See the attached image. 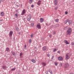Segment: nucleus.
Segmentation results:
<instances>
[{"label":"nucleus","mask_w":74,"mask_h":74,"mask_svg":"<svg viewBox=\"0 0 74 74\" xmlns=\"http://www.w3.org/2000/svg\"><path fill=\"white\" fill-rule=\"evenodd\" d=\"M12 34H13V32L12 31H10V34H9V35L10 36H11H11H12Z\"/></svg>","instance_id":"nucleus-10"},{"label":"nucleus","mask_w":74,"mask_h":74,"mask_svg":"<svg viewBox=\"0 0 74 74\" xmlns=\"http://www.w3.org/2000/svg\"><path fill=\"white\" fill-rule=\"evenodd\" d=\"M15 29H16V31H18L19 30V28L17 27H15Z\"/></svg>","instance_id":"nucleus-16"},{"label":"nucleus","mask_w":74,"mask_h":74,"mask_svg":"<svg viewBox=\"0 0 74 74\" xmlns=\"http://www.w3.org/2000/svg\"><path fill=\"white\" fill-rule=\"evenodd\" d=\"M56 51V49H54L53 50V52H55Z\"/></svg>","instance_id":"nucleus-32"},{"label":"nucleus","mask_w":74,"mask_h":74,"mask_svg":"<svg viewBox=\"0 0 74 74\" xmlns=\"http://www.w3.org/2000/svg\"><path fill=\"white\" fill-rule=\"evenodd\" d=\"M37 27L39 29H41V25H40V24H39L37 25Z\"/></svg>","instance_id":"nucleus-6"},{"label":"nucleus","mask_w":74,"mask_h":74,"mask_svg":"<svg viewBox=\"0 0 74 74\" xmlns=\"http://www.w3.org/2000/svg\"><path fill=\"white\" fill-rule=\"evenodd\" d=\"M66 44H69V43L68 42H67H67L66 43Z\"/></svg>","instance_id":"nucleus-38"},{"label":"nucleus","mask_w":74,"mask_h":74,"mask_svg":"<svg viewBox=\"0 0 74 74\" xmlns=\"http://www.w3.org/2000/svg\"><path fill=\"white\" fill-rule=\"evenodd\" d=\"M27 21H29L31 19V15L29 14L27 17Z\"/></svg>","instance_id":"nucleus-3"},{"label":"nucleus","mask_w":74,"mask_h":74,"mask_svg":"<svg viewBox=\"0 0 74 74\" xmlns=\"http://www.w3.org/2000/svg\"><path fill=\"white\" fill-rule=\"evenodd\" d=\"M42 64L43 65V66H46V64L44 62H42Z\"/></svg>","instance_id":"nucleus-13"},{"label":"nucleus","mask_w":74,"mask_h":74,"mask_svg":"<svg viewBox=\"0 0 74 74\" xmlns=\"http://www.w3.org/2000/svg\"><path fill=\"white\" fill-rule=\"evenodd\" d=\"M46 25L47 26L48 25V24H47V23H46Z\"/></svg>","instance_id":"nucleus-49"},{"label":"nucleus","mask_w":74,"mask_h":74,"mask_svg":"<svg viewBox=\"0 0 74 74\" xmlns=\"http://www.w3.org/2000/svg\"><path fill=\"white\" fill-rule=\"evenodd\" d=\"M25 48H26V45H25Z\"/></svg>","instance_id":"nucleus-50"},{"label":"nucleus","mask_w":74,"mask_h":74,"mask_svg":"<svg viewBox=\"0 0 74 74\" xmlns=\"http://www.w3.org/2000/svg\"><path fill=\"white\" fill-rule=\"evenodd\" d=\"M56 34V32H54L53 33V34L54 35Z\"/></svg>","instance_id":"nucleus-35"},{"label":"nucleus","mask_w":74,"mask_h":74,"mask_svg":"<svg viewBox=\"0 0 74 74\" xmlns=\"http://www.w3.org/2000/svg\"><path fill=\"white\" fill-rule=\"evenodd\" d=\"M1 71V70H0V71Z\"/></svg>","instance_id":"nucleus-58"},{"label":"nucleus","mask_w":74,"mask_h":74,"mask_svg":"<svg viewBox=\"0 0 74 74\" xmlns=\"http://www.w3.org/2000/svg\"><path fill=\"white\" fill-rule=\"evenodd\" d=\"M71 44L73 45H74V43L73 42H72Z\"/></svg>","instance_id":"nucleus-39"},{"label":"nucleus","mask_w":74,"mask_h":74,"mask_svg":"<svg viewBox=\"0 0 74 74\" xmlns=\"http://www.w3.org/2000/svg\"><path fill=\"white\" fill-rule=\"evenodd\" d=\"M14 39H15V38H14Z\"/></svg>","instance_id":"nucleus-56"},{"label":"nucleus","mask_w":74,"mask_h":74,"mask_svg":"<svg viewBox=\"0 0 74 74\" xmlns=\"http://www.w3.org/2000/svg\"><path fill=\"white\" fill-rule=\"evenodd\" d=\"M49 73H51V74H52V71H49Z\"/></svg>","instance_id":"nucleus-37"},{"label":"nucleus","mask_w":74,"mask_h":74,"mask_svg":"<svg viewBox=\"0 0 74 74\" xmlns=\"http://www.w3.org/2000/svg\"><path fill=\"white\" fill-rule=\"evenodd\" d=\"M2 68L3 69V70H5V69H6V67L5 66H2Z\"/></svg>","instance_id":"nucleus-14"},{"label":"nucleus","mask_w":74,"mask_h":74,"mask_svg":"<svg viewBox=\"0 0 74 74\" xmlns=\"http://www.w3.org/2000/svg\"><path fill=\"white\" fill-rule=\"evenodd\" d=\"M12 54L13 56H15V53L14 52H13L12 53Z\"/></svg>","instance_id":"nucleus-23"},{"label":"nucleus","mask_w":74,"mask_h":74,"mask_svg":"<svg viewBox=\"0 0 74 74\" xmlns=\"http://www.w3.org/2000/svg\"><path fill=\"white\" fill-rule=\"evenodd\" d=\"M40 22H44V19L42 18H41L40 19Z\"/></svg>","instance_id":"nucleus-8"},{"label":"nucleus","mask_w":74,"mask_h":74,"mask_svg":"<svg viewBox=\"0 0 74 74\" xmlns=\"http://www.w3.org/2000/svg\"><path fill=\"white\" fill-rule=\"evenodd\" d=\"M51 27H51V28H52V27H53V25H52V26H51Z\"/></svg>","instance_id":"nucleus-52"},{"label":"nucleus","mask_w":74,"mask_h":74,"mask_svg":"<svg viewBox=\"0 0 74 74\" xmlns=\"http://www.w3.org/2000/svg\"><path fill=\"white\" fill-rule=\"evenodd\" d=\"M33 34H32L31 35V38H33Z\"/></svg>","instance_id":"nucleus-26"},{"label":"nucleus","mask_w":74,"mask_h":74,"mask_svg":"<svg viewBox=\"0 0 74 74\" xmlns=\"http://www.w3.org/2000/svg\"><path fill=\"white\" fill-rule=\"evenodd\" d=\"M54 64L56 66H57V65H58V63L57 62L54 63Z\"/></svg>","instance_id":"nucleus-27"},{"label":"nucleus","mask_w":74,"mask_h":74,"mask_svg":"<svg viewBox=\"0 0 74 74\" xmlns=\"http://www.w3.org/2000/svg\"><path fill=\"white\" fill-rule=\"evenodd\" d=\"M31 7H32V8H33V7H34V5H31Z\"/></svg>","instance_id":"nucleus-34"},{"label":"nucleus","mask_w":74,"mask_h":74,"mask_svg":"<svg viewBox=\"0 0 74 74\" xmlns=\"http://www.w3.org/2000/svg\"><path fill=\"white\" fill-rule=\"evenodd\" d=\"M58 60L61 61L63 60V58L62 57H60L58 58Z\"/></svg>","instance_id":"nucleus-7"},{"label":"nucleus","mask_w":74,"mask_h":74,"mask_svg":"<svg viewBox=\"0 0 74 74\" xmlns=\"http://www.w3.org/2000/svg\"><path fill=\"white\" fill-rule=\"evenodd\" d=\"M21 34V33H20V32H19V34Z\"/></svg>","instance_id":"nucleus-53"},{"label":"nucleus","mask_w":74,"mask_h":74,"mask_svg":"<svg viewBox=\"0 0 74 74\" xmlns=\"http://www.w3.org/2000/svg\"><path fill=\"white\" fill-rule=\"evenodd\" d=\"M55 10H57V9H58V7H56V8H55Z\"/></svg>","instance_id":"nucleus-40"},{"label":"nucleus","mask_w":74,"mask_h":74,"mask_svg":"<svg viewBox=\"0 0 74 74\" xmlns=\"http://www.w3.org/2000/svg\"><path fill=\"white\" fill-rule=\"evenodd\" d=\"M49 37H52V36L51 35H49Z\"/></svg>","instance_id":"nucleus-46"},{"label":"nucleus","mask_w":74,"mask_h":74,"mask_svg":"<svg viewBox=\"0 0 74 74\" xmlns=\"http://www.w3.org/2000/svg\"><path fill=\"white\" fill-rule=\"evenodd\" d=\"M29 43H30V42H32V40L30 39L29 41Z\"/></svg>","instance_id":"nucleus-29"},{"label":"nucleus","mask_w":74,"mask_h":74,"mask_svg":"<svg viewBox=\"0 0 74 74\" xmlns=\"http://www.w3.org/2000/svg\"><path fill=\"white\" fill-rule=\"evenodd\" d=\"M54 3V4H56L57 3H58V0H55Z\"/></svg>","instance_id":"nucleus-12"},{"label":"nucleus","mask_w":74,"mask_h":74,"mask_svg":"<svg viewBox=\"0 0 74 74\" xmlns=\"http://www.w3.org/2000/svg\"><path fill=\"white\" fill-rule=\"evenodd\" d=\"M69 24L70 25L71 23V21L70 20L68 21Z\"/></svg>","instance_id":"nucleus-17"},{"label":"nucleus","mask_w":74,"mask_h":74,"mask_svg":"<svg viewBox=\"0 0 74 74\" xmlns=\"http://www.w3.org/2000/svg\"><path fill=\"white\" fill-rule=\"evenodd\" d=\"M31 61L32 62H33V63H35L36 62V61H35L34 60H32Z\"/></svg>","instance_id":"nucleus-19"},{"label":"nucleus","mask_w":74,"mask_h":74,"mask_svg":"<svg viewBox=\"0 0 74 74\" xmlns=\"http://www.w3.org/2000/svg\"><path fill=\"white\" fill-rule=\"evenodd\" d=\"M70 54L69 53L66 54L65 56L66 59V60L69 59L70 58Z\"/></svg>","instance_id":"nucleus-2"},{"label":"nucleus","mask_w":74,"mask_h":74,"mask_svg":"<svg viewBox=\"0 0 74 74\" xmlns=\"http://www.w3.org/2000/svg\"><path fill=\"white\" fill-rule=\"evenodd\" d=\"M23 19V20H25V19H26V18H24Z\"/></svg>","instance_id":"nucleus-48"},{"label":"nucleus","mask_w":74,"mask_h":74,"mask_svg":"<svg viewBox=\"0 0 74 74\" xmlns=\"http://www.w3.org/2000/svg\"><path fill=\"white\" fill-rule=\"evenodd\" d=\"M31 25L32 26V27H33V26H34V23H31Z\"/></svg>","instance_id":"nucleus-24"},{"label":"nucleus","mask_w":74,"mask_h":74,"mask_svg":"<svg viewBox=\"0 0 74 74\" xmlns=\"http://www.w3.org/2000/svg\"><path fill=\"white\" fill-rule=\"evenodd\" d=\"M46 74H48V71H47L46 72Z\"/></svg>","instance_id":"nucleus-43"},{"label":"nucleus","mask_w":74,"mask_h":74,"mask_svg":"<svg viewBox=\"0 0 74 74\" xmlns=\"http://www.w3.org/2000/svg\"><path fill=\"white\" fill-rule=\"evenodd\" d=\"M69 67V64L68 63H66L64 66V68L66 69Z\"/></svg>","instance_id":"nucleus-4"},{"label":"nucleus","mask_w":74,"mask_h":74,"mask_svg":"<svg viewBox=\"0 0 74 74\" xmlns=\"http://www.w3.org/2000/svg\"><path fill=\"white\" fill-rule=\"evenodd\" d=\"M0 21H2V20H1Z\"/></svg>","instance_id":"nucleus-54"},{"label":"nucleus","mask_w":74,"mask_h":74,"mask_svg":"<svg viewBox=\"0 0 74 74\" xmlns=\"http://www.w3.org/2000/svg\"><path fill=\"white\" fill-rule=\"evenodd\" d=\"M15 70V69L13 68L11 69V71H14Z\"/></svg>","instance_id":"nucleus-25"},{"label":"nucleus","mask_w":74,"mask_h":74,"mask_svg":"<svg viewBox=\"0 0 74 74\" xmlns=\"http://www.w3.org/2000/svg\"><path fill=\"white\" fill-rule=\"evenodd\" d=\"M41 10H42V9H43V10H42V11H44V8H41Z\"/></svg>","instance_id":"nucleus-42"},{"label":"nucleus","mask_w":74,"mask_h":74,"mask_svg":"<svg viewBox=\"0 0 74 74\" xmlns=\"http://www.w3.org/2000/svg\"><path fill=\"white\" fill-rule=\"evenodd\" d=\"M60 66H62V64H60Z\"/></svg>","instance_id":"nucleus-44"},{"label":"nucleus","mask_w":74,"mask_h":74,"mask_svg":"<svg viewBox=\"0 0 74 74\" xmlns=\"http://www.w3.org/2000/svg\"><path fill=\"white\" fill-rule=\"evenodd\" d=\"M15 15L16 16V17H18V14H15Z\"/></svg>","instance_id":"nucleus-28"},{"label":"nucleus","mask_w":74,"mask_h":74,"mask_svg":"<svg viewBox=\"0 0 74 74\" xmlns=\"http://www.w3.org/2000/svg\"><path fill=\"white\" fill-rule=\"evenodd\" d=\"M1 16H4V12H1Z\"/></svg>","instance_id":"nucleus-15"},{"label":"nucleus","mask_w":74,"mask_h":74,"mask_svg":"<svg viewBox=\"0 0 74 74\" xmlns=\"http://www.w3.org/2000/svg\"><path fill=\"white\" fill-rule=\"evenodd\" d=\"M65 14L66 15H67V14H68V12L67 11L65 12Z\"/></svg>","instance_id":"nucleus-36"},{"label":"nucleus","mask_w":74,"mask_h":74,"mask_svg":"<svg viewBox=\"0 0 74 74\" xmlns=\"http://www.w3.org/2000/svg\"><path fill=\"white\" fill-rule=\"evenodd\" d=\"M71 32H72L71 28H69L66 31L67 35H70Z\"/></svg>","instance_id":"nucleus-1"},{"label":"nucleus","mask_w":74,"mask_h":74,"mask_svg":"<svg viewBox=\"0 0 74 74\" xmlns=\"http://www.w3.org/2000/svg\"><path fill=\"white\" fill-rule=\"evenodd\" d=\"M68 21H69V20H67L66 21H65L64 22L65 24H66V23L67 22H68Z\"/></svg>","instance_id":"nucleus-22"},{"label":"nucleus","mask_w":74,"mask_h":74,"mask_svg":"<svg viewBox=\"0 0 74 74\" xmlns=\"http://www.w3.org/2000/svg\"><path fill=\"white\" fill-rule=\"evenodd\" d=\"M47 56H48V57H49V54H48L47 55Z\"/></svg>","instance_id":"nucleus-45"},{"label":"nucleus","mask_w":74,"mask_h":74,"mask_svg":"<svg viewBox=\"0 0 74 74\" xmlns=\"http://www.w3.org/2000/svg\"><path fill=\"white\" fill-rule=\"evenodd\" d=\"M25 9H24L23 11L21 13V15H23L24 14H25Z\"/></svg>","instance_id":"nucleus-5"},{"label":"nucleus","mask_w":74,"mask_h":74,"mask_svg":"<svg viewBox=\"0 0 74 74\" xmlns=\"http://www.w3.org/2000/svg\"><path fill=\"white\" fill-rule=\"evenodd\" d=\"M58 53H60V51H58L57 52Z\"/></svg>","instance_id":"nucleus-47"},{"label":"nucleus","mask_w":74,"mask_h":74,"mask_svg":"<svg viewBox=\"0 0 74 74\" xmlns=\"http://www.w3.org/2000/svg\"><path fill=\"white\" fill-rule=\"evenodd\" d=\"M6 51H7V52H8V51H9V48H8V47L6 48Z\"/></svg>","instance_id":"nucleus-21"},{"label":"nucleus","mask_w":74,"mask_h":74,"mask_svg":"<svg viewBox=\"0 0 74 74\" xmlns=\"http://www.w3.org/2000/svg\"><path fill=\"white\" fill-rule=\"evenodd\" d=\"M59 26V24H57L56 25V27H58Z\"/></svg>","instance_id":"nucleus-33"},{"label":"nucleus","mask_w":74,"mask_h":74,"mask_svg":"<svg viewBox=\"0 0 74 74\" xmlns=\"http://www.w3.org/2000/svg\"><path fill=\"white\" fill-rule=\"evenodd\" d=\"M1 0H0V3H1Z\"/></svg>","instance_id":"nucleus-51"},{"label":"nucleus","mask_w":74,"mask_h":74,"mask_svg":"<svg viewBox=\"0 0 74 74\" xmlns=\"http://www.w3.org/2000/svg\"><path fill=\"white\" fill-rule=\"evenodd\" d=\"M46 49H47V47L45 46L43 47V51H45Z\"/></svg>","instance_id":"nucleus-11"},{"label":"nucleus","mask_w":74,"mask_h":74,"mask_svg":"<svg viewBox=\"0 0 74 74\" xmlns=\"http://www.w3.org/2000/svg\"><path fill=\"white\" fill-rule=\"evenodd\" d=\"M41 1L40 0L39 1H38V3H37V4L38 5H40V4H41Z\"/></svg>","instance_id":"nucleus-9"},{"label":"nucleus","mask_w":74,"mask_h":74,"mask_svg":"<svg viewBox=\"0 0 74 74\" xmlns=\"http://www.w3.org/2000/svg\"><path fill=\"white\" fill-rule=\"evenodd\" d=\"M33 0H30L29 1V3L30 4H32V3L33 2Z\"/></svg>","instance_id":"nucleus-18"},{"label":"nucleus","mask_w":74,"mask_h":74,"mask_svg":"<svg viewBox=\"0 0 74 74\" xmlns=\"http://www.w3.org/2000/svg\"><path fill=\"white\" fill-rule=\"evenodd\" d=\"M54 58V56H52V58H51V59H53V58Z\"/></svg>","instance_id":"nucleus-41"},{"label":"nucleus","mask_w":74,"mask_h":74,"mask_svg":"<svg viewBox=\"0 0 74 74\" xmlns=\"http://www.w3.org/2000/svg\"><path fill=\"white\" fill-rule=\"evenodd\" d=\"M67 42V41L66 40H65L64 41V43H66Z\"/></svg>","instance_id":"nucleus-30"},{"label":"nucleus","mask_w":74,"mask_h":74,"mask_svg":"<svg viewBox=\"0 0 74 74\" xmlns=\"http://www.w3.org/2000/svg\"><path fill=\"white\" fill-rule=\"evenodd\" d=\"M23 55V54L22 53H20V56H22V55Z\"/></svg>","instance_id":"nucleus-31"},{"label":"nucleus","mask_w":74,"mask_h":74,"mask_svg":"<svg viewBox=\"0 0 74 74\" xmlns=\"http://www.w3.org/2000/svg\"><path fill=\"white\" fill-rule=\"evenodd\" d=\"M17 7H18V5H17Z\"/></svg>","instance_id":"nucleus-57"},{"label":"nucleus","mask_w":74,"mask_h":74,"mask_svg":"<svg viewBox=\"0 0 74 74\" xmlns=\"http://www.w3.org/2000/svg\"><path fill=\"white\" fill-rule=\"evenodd\" d=\"M55 21V22H59V19H56Z\"/></svg>","instance_id":"nucleus-20"},{"label":"nucleus","mask_w":74,"mask_h":74,"mask_svg":"<svg viewBox=\"0 0 74 74\" xmlns=\"http://www.w3.org/2000/svg\"><path fill=\"white\" fill-rule=\"evenodd\" d=\"M3 0V1H4V0Z\"/></svg>","instance_id":"nucleus-55"}]
</instances>
